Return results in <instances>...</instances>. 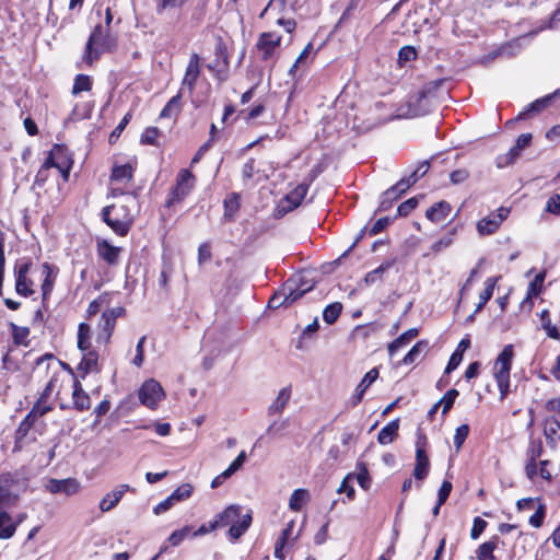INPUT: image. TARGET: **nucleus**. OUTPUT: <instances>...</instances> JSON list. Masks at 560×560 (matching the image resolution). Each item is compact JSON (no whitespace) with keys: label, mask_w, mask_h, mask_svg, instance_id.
<instances>
[{"label":"nucleus","mask_w":560,"mask_h":560,"mask_svg":"<svg viewBox=\"0 0 560 560\" xmlns=\"http://www.w3.org/2000/svg\"><path fill=\"white\" fill-rule=\"evenodd\" d=\"M487 527V522L482 520L481 517H475L472 528L470 530V537L471 539H477L482 534V532Z\"/></svg>","instance_id":"61"},{"label":"nucleus","mask_w":560,"mask_h":560,"mask_svg":"<svg viewBox=\"0 0 560 560\" xmlns=\"http://www.w3.org/2000/svg\"><path fill=\"white\" fill-rule=\"evenodd\" d=\"M291 399V387L287 386L279 390L276 399L268 407V416L280 415Z\"/></svg>","instance_id":"23"},{"label":"nucleus","mask_w":560,"mask_h":560,"mask_svg":"<svg viewBox=\"0 0 560 560\" xmlns=\"http://www.w3.org/2000/svg\"><path fill=\"white\" fill-rule=\"evenodd\" d=\"M121 311H122L121 308H116V310L113 308V310L103 312V314L101 316V323H100L101 331L98 332V336H97L98 342L102 341V342L106 343L109 341L113 330L115 328L116 318L121 313Z\"/></svg>","instance_id":"12"},{"label":"nucleus","mask_w":560,"mask_h":560,"mask_svg":"<svg viewBox=\"0 0 560 560\" xmlns=\"http://www.w3.org/2000/svg\"><path fill=\"white\" fill-rule=\"evenodd\" d=\"M36 419L32 417L30 413H27L25 418L20 422L16 430V435L19 438H25L28 434L30 430L33 428Z\"/></svg>","instance_id":"52"},{"label":"nucleus","mask_w":560,"mask_h":560,"mask_svg":"<svg viewBox=\"0 0 560 560\" xmlns=\"http://www.w3.org/2000/svg\"><path fill=\"white\" fill-rule=\"evenodd\" d=\"M418 179H419L418 173H412L409 177L401 178L399 182H397L392 187L397 191L398 195L401 196L405 191H407L410 188V186L416 184Z\"/></svg>","instance_id":"47"},{"label":"nucleus","mask_w":560,"mask_h":560,"mask_svg":"<svg viewBox=\"0 0 560 560\" xmlns=\"http://www.w3.org/2000/svg\"><path fill=\"white\" fill-rule=\"evenodd\" d=\"M132 490L128 485H119L112 491L107 492L100 501L98 508L105 513L112 511L121 500L127 491Z\"/></svg>","instance_id":"15"},{"label":"nucleus","mask_w":560,"mask_h":560,"mask_svg":"<svg viewBox=\"0 0 560 560\" xmlns=\"http://www.w3.org/2000/svg\"><path fill=\"white\" fill-rule=\"evenodd\" d=\"M451 211V205L447 201L442 200L430 207L425 211V217L434 223H440L450 215Z\"/></svg>","instance_id":"22"},{"label":"nucleus","mask_w":560,"mask_h":560,"mask_svg":"<svg viewBox=\"0 0 560 560\" xmlns=\"http://www.w3.org/2000/svg\"><path fill=\"white\" fill-rule=\"evenodd\" d=\"M427 341H418L404 357L402 363L408 365L417 362L421 358L422 353L427 350Z\"/></svg>","instance_id":"38"},{"label":"nucleus","mask_w":560,"mask_h":560,"mask_svg":"<svg viewBox=\"0 0 560 560\" xmlns=\"http://www.w3.org/2000/svg\"><path fill=\"white\" fill-rule=\"evenodd\" d=\"M190 0H155V11L163 14L168 9H183Z\"/></svg>","instance_id":"40"},{"label":"nucleus","mask_w":560,"mask_h":560,"mask_svg":"<svg viewBox=\"0 0 560 560\" xmlns=\"http://www.w3.org/2000/svg\"><path fill=\"white\" fill-rule=\"evenodd\" d=\"M545 517V506L539 504L536 512L529 517V524L533 527H540Z\"/></svg>","instance_id":"64"},{"label":"nucleus","mask_w":560,"mask_h":560,"mask_svg":"<svg viewBox=\"0 0 560 560\" xmlns=\"http://www.w3.org/2000/svg\"><path fill=\"white\" fill-rule=\"evenodd\" d=\"M294 281H285L281 289H279L269 300L268 306L277 310L281 306H290L295 302L292 294V288L294 289Z\"/></svg>","instance_id":"13"},{"label":"nucleus","mask_w":560,"mask_h":560,"mask_svg":"<svg viewBox=\"0 0 560 560\" xmlns=\"http://www.w3.org/2000/svg\"><path fill=\"white\" fill-rule=\"evenodd\" d=\"M18 501V494L13 493L7 486H0V509L14 506Z\"/></svg>","instance_id":"44"},{"label":"nucleus","mask_w":560,"mask_h":560,"mask_svg":"<svg viewBox=\"0 0 560 560\" xmlns=\"http://www.w3.org/2000/svg\"><path fill=\"white\" fill-rule=\"evenodd\" d=\"M16 532V524L7 511H0V539H10Z\"/></svg>","instance_id":"30"},{"label":"nucleus","mask_w":560,"mask_h":560,"mask_svg":"<svg viewBox=\"0 0 560 560\" xmlns=\"http://www.w3.org/2000/svg\"><path fill=\"white\" fill-rule=\"evenodd\" d=\"M51 410H52L51 405H49V404H47V401L38 398L28 413L37 420L39 417L45 416L46 413H48Z\"/></svg>","instance_id":"48"},{"label":"nucleus","mask_w":560,"mask_h":560,"mask_svg":"<svg viewBox=\"0 0 560 560\" xmlns=\"http://www.w3.org/2000/svg\"><path fill=\"white\" fill-rule=\"evenodd\" d=\"M469 177V172L465 168L455 170L450 174V179L452 184L458 185L467 180Z\"/></svg>","instance_id":"63"},{"label":"nucleus","mask_w":560,"mask_h":560,"mask_svg":"<svg viewBox=\"0 0 560 560\" xmlns=\"http://www.w3.org/2000/svg\"><path fill=\"white\" fill-rule=\"evenodd\" d=\"M139 400L148 408L154 409L164 396V390L159 382L151 378L145 381L138 393Z\"/></svg>","instance_id":"8"},{"label":"nucleus","mask_w":560,"mask_h":560,"mask_svg":"<svg viewBox=\"0 0 560 560\" xmlns=\"http://www.w3.org/2000/svg\"><path fill=\"white\" fill-rule=\"evenodd\" d=\"M281 37L275 33H262L257 42V47L262 51V59L271 57L276 47L280 45Z\"/></svg>","instance_id":"18"},{"label":"nucleus","mask_w":560,"mask_h":560,"mask_svg":"<svg viewBox=\"0 0 560 560\" xmlns=\"http://www.w3.org/2000/svg\"><path fill=\"white\" fill-rule=\"evenodd\" d=\"M417 58V51L412 46H404L398 51V62L404 66L406 62L412 61Z\"/></svg>","instance_id":"51"},{"label":"nucleus","mask_w":560,"mask_h":560,"mask_svg":"<svg viewBox=\"0 0 560 560\" xmlns=\"http://www.w3.org/2000/svg\"><path fill=\"white\" fill-rule=\"evenodd\" d=\"M253 522L252 512H247L244 515H241L235 522L230 526L228 530V536L231 541H236L240 539L246 530L250 527Z\"/></svg>","instance_id":"16"},{"label":"nucleus","mask_w":560,"mask_h":560,"mask_svg":"<svg viewBox=\"0 0 560 560\" xmlns=\"http://www.w3.org/2000/svg\"><path fill=\"white\" fill-rule=\"evenodd\" d=\"M521 151V149H516V145H514L510 149V151L506 154L498 156V167H504L510 163L514 162L520 156Z\"/></svg>","instance_id":"49"},{"label":"nucleus","mask_w":560,"mask_h":560,"mask_svg":"<svg viewBox=\"0 0 560 560\" xmlns=\"http://www.w3.org/2000/svg\"><path fill=\"white\" fill-rule=\"evenodd\" d=\"M418 206V199L416 197L409 198L398 206L397 212L400 217L408 215Z\"/></svg>","instance_id":"58"},{"label":"nucleus","mask_w":560,"mask_h":560,"mask_svg":"<svg viewBox=\"0 0 560 560\" xmlns=\"http://www.w3.org/2000/svg\"><path fill=\"white\" fill-rule=\"evenodd\" d=\"M307 190L308 186L306 184H300L287 195L285 199L291 205V209L301 205L307 194Z\"/></svg>","instance_id":"37"},{"label":"nucleus","mask_w":560,"mask_h":560,"mask_svg":"<svg viewBox=\"0 0 560 560\" xmlns=\"http://www.w3.org/2000/svg\"><path fill=\"white\" fill-rule=\"evenodd\" d=\"M499 541L498 536H493L490 540L481 544L476 550L478 560H494L493 551L497 548Z\"/></svg>","instance_id":"33"},{"label":"nucleus","mask_w":560,"mask_h":560,"mask_svg":"<svg viewBox=\"0 0 560 560\" xmlns=\"http://www.w3.org/2000/svg\"><path fill=\"white\" fill-rule=\"evenodd\" d=\"M545 212L550 213L556 217H560V195L553 194L551 195L545 205Z\"/></svg>","instance_id":"50"},{"label":"nucleus","mask_w":560,"mask_h":560,"mask_svg":"<svg viewBox=\"0 0 560 560\" xmlns=\"http://www.w3.org/2000/svg\"><path fill=\"white\" fill-rule=\"evenodd\" d=\"M418 334H419V331L417 328H410L407 331H405L402 335H400L398 338H396L388 346L389 355H394V353L397 350L405 347L411 339L416 338L418 336Z\"/></svg>","instance_id":"32"},{"label":"nucleus","mask_w":560,"mask_h":560,"mask_svg":"<svg viewBox=\"0 0 560 560\" xmlns=\"http://www.w3.org/2000/svg\"><path fill=\"white\" fill-rule=\"evenodd\" d=\"M90 337H91L90 325H88L85 323H81L78 328V348L82 352L90 350V347H91Z\"/></svg>","instance_id":"39"},{"label":"nucleus","mask_w":560,"mask_h":560,"mask_svg":"<svg viewBox=\"0 0 560 560\" xmlns=\"http://www.w3.org/2000/svg\"><path fill=\"white\" fill-rule=\"evenodd\" d=\"M242 506L238 504H231L225 508L221 513L214 517L215 523L219 527L232 525L236 518L241 516Z\"/></svg>","instance_id":"25"},{"label":"nucleus","mask_w":560,"mask_h":560,"mask_svg":"<svg viewBox=\"0 0 560 560\" xmlns=\"http://www.w3.org/2000/svg\"><path fill=\"white\" fill-rule=\"evenodd\" d=\"M133 168L130 164L116 165L113 167L110 179L128 183L132 179Z\"/></svg>","instance_id":"35"},{"label":"nucleus","mask_w":560,"mask_h":560,"mask_svg":"<svg viewBox=\"0 0 560 560\" xmlns=\"http://www.w3.org/2000/svg\"><path fill=\"white\" fill-rule=\"evenodd\" d=\"M552 405V412L545 419L544 434L551 447H557L560 443V399Z\"/></svg>","instance_id":"6"},{"label":"nucleus","mask_w":560,"mask_h":560,"mask_svg":"<svg viewBox=\"0 0 560 560\" xmlns=\"http://www.w3.org/2000/svg\"><path fill=\"white\" fill-rule=\"evenodd\" d=\"M462 360H463V353L459 350H455L448 360V363L445 368V373L450 374L452 371L457 369V366L460 364Z\"/></svg>","instance_id":"62"},{"label":"nucleus","mask_w":560,"mask_h":560,"mask_svg":"<svg viewBox=\"0 0 560 560\" xmlns=\"http://www.w3.org/2000/svg\"><path fill=\"white\" fill-rule=\"evenodd\" d=\"M103 219L105 223L119 236L128 234L133 215L125 205H112L103 209Z\"/></svg>","instance_id":"2"},{"label":"nucleus","mask_w":560,"mask_h":560,"mask_svg":"<svg viewBox=\"0 0 560 560\" xmlns=\"http://www.w3.org/2000/svg\"><path fill=\"white\" fill-rule=\"evenodd\" d=\"M92 86L89 75L78 74L72 86V94L77 95L83 91H90Z\"/></svg>","instance_id":"46"},{"label":"nucleus","mask_w":560,"mask_h":560,"mask_svg":"<svg viewBox=\"0 0 560 560\" xmlns=\"http://www.w3.org/2000/svg\"><path fill=\"white\" fill-rule=\"evenodd\" d=\"M192 486L184 483L175 489L165 500L154 506L153 512L155 515H160L168 511L174 504L189 499L192 494Z\"/></svg>","instance_id":"10"},{"label":"nucleus","mask_w":560,"mask_h":560,"mask_svg":"<svg viewBox=\"0 0 560 560\" xmlns=\"http://www.w3.org/2000/svg\"><path fill=\"white\" fill-rule=\"evenodd\" d=\"M240 194L232 192L223 201L224 206V219L226 221H234L235 215L240 209L241 202H240Z\"/></svg>","instance_id":"31"},{"label":"nucleus","mask_w":560,"mask_h":560,"mask_svg":"<svg viewBox=\"0 0 560 560\" xmlns=\"http://www.w3.org/2000/svg\"><path fill=\"white\" fill-rule=\"evenodd\" d=\"M458 390L457 389H448L444 396L438 401V404L440 406H442V413L445 415L450 411V409L453 407V404L455 401V399L457 398L458 396Z\"/></svg>","instance_id":"45"},{"label":"nucleus","mask_w":560,"mask_h":560,"mask_svg":"<svg viewBox=\"0 0 560 560\" xmlns=\"http://www.w3.org/2000/svg\"><path fill=\"white\" fill-rule=\"evenodd\" d=\"M72 400L74 408L79 411L88 410L91 407L90 396L84 392L79 381L73 383Z\"/></svg>","instance_id":"27"},{"label":"nucleus","mask_w":560,"mask_h":560,"mask_svg":"<svg viewBox=\"0 0 560 560\" xmlns=\"http://www.w3.org/2000/svg\"><path fill=\"white\" fill-rule=\"evenodd\" d=\"M509 213V208L501 207L495 212H492L479 220L476 224L478 234L480 236H488L495 233L502 222L508 218Z\"/></svg>","instance_id":"7"},{"label":"nucleus","mask_w":560,"mask_h":560,"mask_svg":"<svg viewBox=\"0 0 560 560\" xmlns=\"http://www.w3.org/2000/svg\"><path fill=\"white\" fill-rule=\"evenodd\" d=\"M96 250L97 255L108 265H116L118 262L121 248L113 246L106 240H101L97 241Z\"/></svg>","instance_id":"19"},{"label":"nucleus","mask_w":560,"mask_h":560,"mask_svg":"<svg viewBox=\"0 0 560 560\" xmlns=\"http://www.w3.org/2000/svg\"><path fill=\"white\" fill-rule=\"evenodd\" d=\"M495 283L497 278H488L486 280V288L479 294V301H481L482 303H487L492 298Z\"/></svg>","instance_id":"56"},{"label":"nucleus","mask_w":560,"mask_h":560,"mask_svg":"<svg viewBox=\"0 0 560 560\" xmlns=\"http://www.w3.org/2000/svg\"><path fill=\"white\" fill-rule=\"evenodd\" d=\"M430 462L424 448L417 443L416 466L413 476L417 480H423L429 474Z\"/></svg>","instance_id":"21"},{"label":"nucleus","mask_w":560,"mask_h":560,"mask_svg":"<svg viewBox=\"0 0 560 560\" xmlns=\"http://www.w3.org/2000/svg\"><path fill=\"white\" fill-rule=\"evenodd\" d=\"M399 430V420L395 419L388 422L385 427L381 429L377 434V441L382 445H387L392 443L395 438L398 435Z\"/></svg>","instance_id":"29"},{"label":"nucleus","mask_w":560,"mask_h":560,"mask_svg":"<svg viewBox=\"0 0 560 560\" xmlns=\"http://www.w3.org/2000/svg\"><path fill=\"white\" fill-rule=\"evenodd\" d=\"M200 57L198 54H192L186 67V71L178 92H180L183 95L187 91L188 94L191 95L195 91L196 83L200 77Z\"/></svg>","instance_id":"9"},{"label":"nucleus","mask_w":560,"mask_h":560,"mask_svg":"<svg viewBox=\"0 0 560 560\" xmlns=\"http://www.w3.org/2000/svg\"><path fill=\"white\" fill-rule=\"evenodd\" d=\"M550 100V96L536 100L535 102L530 103L525 110L521 112L516 119H525L529 114L542 110L544 108L547 107Z\"/></svg>","instance_id":"42"},{"label":"nucleus","mask_w":560,"mask_h":560,"mask_svg":"<svg viewBox=\"0 0 560 560\" xmlns=\"http://www.w3.org/2000/svg\"><path fill=\"white\" fill-rule=\"evenodd\" d=\"M98 355L95 351H89L83 354L81 362L78 365V372L84 378L91 372H97Z\"/></svg>","instance_id":"26"},{"label":"nucleus","mask_w":560,"mask_h":560,"mask_svg":"<svg viewBox=\"0 0 560 560\" xmlns=\"http://www.w3.org/2000/svg\"><path fill=\"white\" fill-rule=\"evenodd\" d=\"M308 500L310 492L306 489H296L289 499V508L294 512H300Z\"/></svg>","instance_id":"34"},{"label":"nucleus","mask_w":560,"mask_h":560,"mask_svg":"<svg viewBox=\"0 0 560 560\" xmlns=\"http://www.w3.org/2000/svg\"><path fill=\"white\" fill-rule=\"evenodd\" d=\"M195 185V176L189 170H182L176 178V185L171 189L166 200V207H173L182 202L191 191Z\"/></svg>","instance_id":"5"},{"label":"nucleus","mask_w":560,"mask_h":560,"mask_svg":"<svg viewBox=\"0 0 560 560\" xmlns=\"http://www.w3.org/2000/svg\"><path fill=\"white\" fill-rule=\"evenodd\" d=\"M115 47L116 39L109 34V27L98 24L88 39L83 60L85 63L92 65L102 54L110 51Z\"/></svg>","instance_id":"1"},{"label":"nucleus","mask_w":560,"mask_h":560,"mask_svg":"<svg viewBox=\"0 0 560 560\" xmlns=\"http://www.w3.org/2000/svg\"><path fill=\"white\" fill-rule=\"evenodd\" d=\"M289 427V420H280V421H273L266 430V433L278 436L283 430H285Z\"/></svg>","instance_id":"59"},{"label":"nucleus","mask_w":560,"mask_h":560,"mask_svg":"<svg viewBox=\"0 0 560 560\" xmlns=\"http://www.w3.org/2000/svg\"><path fill=\"white\" fill-rule=\"evenodd\" d=\"M46 490L52 494L63 493L68 497L77 494L81 485L75 478L49 479L45 486Z\"/></svg>","instance_id":"11"},{"label":"nucleus","mask_w":560,"mask_h":560,"mask_svg":"<svg viewBox=\"0 0 560 560\" xmlns=\"http://www.w3.org/2000/svg\"><path fill=\"white\" fill-rule=\"evenodd\" d=\"M159 136L160 130L156 127H148L141 135V143L154 145Z\"/></svg>","instance_id":"53"},{"label":"nucleus","mask_w":560,"mask_h":560,"mask_svg":"<svg viewBox=\"0 0 560 560\" xmlns=\"http://www.w3.org/2000/svg\"><path fill=\"white\" fill-rule=\"evenodd\" d=\"M456 230L454 229L450 234L441 237L438 242H435L432 245L433 252H441L447 247H450L453 244V236L455 234Z\"/></svg>","instance_id":"57"},{"label":"nucleus","mask_w":560,"mask_h":560,"mask_svg":"<svg viewBox=\"0 0 560 560\" xmlns=\"http://www.w3.org/2000/svg\"><path fill=\"white\" fill-rule=\"evenodd\" d=\"M514 349L512 345L504 346L494 363V377H510Z\"/></svg>","instance_id":"14"},{"label":"nucleus","mask_w":560,"mask_h":560,"mask_svg":"<svg viewBox=\"0 0 560 560\" xmlns=\"http://www.w3.org/2000/svg\"><path fill=\"white\" fill-rule=\"evenodd\" d=\"M395 261L396 259L385 260L377 268L368 272L364 277V283L366 285H373L377 282H381L383 280L384 273L394 266Z\"/></svg>","instance_id":"28"},{"label":"nucleus","mask_w":560,"mask_h":560,"mask_svg":"<svg viewBox=\"0 0 560 560\" xmlns=\"http://www.w3.org/2000/svg\"><path fill=\"white\" fill-rule=\"evenodd\" d=\"M42 269L44 275V281L42 283V296L43 302H45L54 289V284L58 275V268L48 262H44L42 265Z\"/></svg>","instance_id":"17"},{"label":"nucleus","mask_w":560,"mask_h":560,"mask_svg":"<svg viewBox=\"0 0 560 560\" xmlns=\"http://www.w3.org/2000/svg\"><path fill=\"white\" fill-rule=\"evenodd\" d=\"M145 339L147 337L145 336H142L137 346H136V355L132 360V363L136 365V366H141L142 363H143V360H144V350H143V347H144V342H145Z\"/></svg>","instance_id":"60"},{"label":"nucleus","mask_w":560,"mask_h":560,"mask_svg":"<svg viewBox=\"0 0 560 560\" xmlns=\"http://www.w3.org/2000/svg\"><path fill=\"white\" fill-rule=\"evenodd\" d=\"M180 92H178L175 96H173L164 106V108L161 110L160 117L161 118H170L173 116H177L180 112L182 105H180V98H182Z\"/></svg>","instance_id":"36"},{"label":"nucleus","mask_w":560,"mask_h":560,"mask_svg":"<svg viewBox=\"0 0 560 560\" xmlns=\"http://www.w3.org/2000/svg\"><path fill=\"white\" fill-rule=\"evenodd\" d=\"M287 281H294L295 288H292V294L295 301L310 292L315 285V282L312 279L306 278L304 275H294Z\"/></svg>","instance_id":"24"},{"label":"nucleus","mask_w":560,"mask_h":560,"mask_svg":"<svg viewBox=\"0 0 560 560\" xmlns=\"http://www.w3.org/2000/svg\"><path fill=\"white\" fill-rule=\"evenodd\" d=\"M469 433V427L468 424H462L456 429L455 435H454V445L456 450H459L465 440L467 439Z\"/></svg>","instance_id":"55"},{"label":"nucleus","mask_w":560,"mask_h":560,"mask_svg":"<svg viewBox=\"0 0 560 560\" xmlns=\"http://www.w3.org/2000/svg\"><path fill=\"white\" fill-rule=\"evenodd\" d=\"M65 152L62 145L55 144L50 150L47 159L43 163V165L37 171L35 176L34 185L42 187L49 177V172L52 167H56L61 174L62 177L67 180L69 177V170L71 163L68 159L60 161L59 156H61Z\"/></svg>","instance_id":"3"},{"label":"nucleus","mask_w":560,"mask_h":560,"mask_svg":"<svg viewBox=\"0 0 560 560\" xmlns=\"http://www.w3.org/2000/svg\"><path fill=\"white\" fill-rule=\"evenodd\" d=\"M378 370L377 368L371 369L357 386L352 396V405L357 406L361 402L365 390L377 380Z\"/></svg>","instance_id":"20"},{"label":"nucleus","mask_w":560,"mask_h":560,"mask_svg":"<svg viewBox=\"0 0 560 560\" xmlns=\"http://www.w3.org/2000/svg\"><path fill=\"white\" fill-rule=\"evenodd\" d=\"M342 311V304L339 302L331 303L325 307L323 311V319L331 325L334 324L337 318L339 317L340 313Z\"/></svg>","instance_id":"43"},{"label":"nucleus","mask_w":560,"mask_h":560,"mask_svg":"<svg viewBox=\"0 0 560 560\" xmlns=\"http://www.w3.org/2000/svg\"><path fill=\"white\" fill-rule=\"evenodd\" d=\"M190 530L191 528L189 526H185L178 530L173 532L167 540L172 546H178L189 535Z\"/></svg>","instance_id":"54"},{"label":"nucleus","mask_w":560,"mask_h":560,"mask_svg":"<svg viewBox=\"0 0 560 560\" xmlns=\"http://www.w3.org/2000/svg\"><path fill=\"white\" fill-rule=\"evenodd\" d=\"M32 267V259L25 257L18 259L14 264L13 275L15 281V292L24 298H28L35 293V282L30 278Z\"/></svg>","instance_id":"4"},{"label":"nucleus","mask_w":560,"mask_h":560,"mask_svg":"<svg viewBox=\"0 0 560 560\" xmlns=\"http://www.w3.org/2000/svg\"><path fill=\"white\" fill-rule=\"evenodd\" d=\"M540 320H541V326H542L544 330L546 331L547 336L551 339L559 340L560 332H559L558 328L551 324L548 310L541 311Z\"/></svg>","instance_id":"41"}]
</instances>
